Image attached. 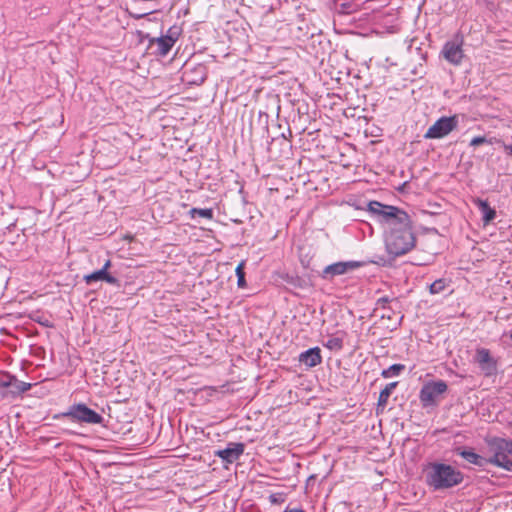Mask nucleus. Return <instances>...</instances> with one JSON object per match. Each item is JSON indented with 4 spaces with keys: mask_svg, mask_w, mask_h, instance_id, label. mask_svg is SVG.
Listing matches in <instances>:
<instances>
[{
    "mask_svg": "<svg viewBox=\"0 0 512 512\" xmlns=\"http://www.w3.org/2000/svg\"><path fill=\"white\" fill-rule=\"evenodd\" d=\"M405 369V366L403 364H393L387 369H384L381 372V376L383 378H390L393 376H398L403 370Z\"/></svg>",
    "mask_w": 512,
    "mask_h": 512,
    "instance_id": "a211bd4d",
    "label": "nucleus"
},
{
    "mask_svg": "<svg viewBox=\"0 0 512 512\" xmlns=\"http://www.w3.org/2000/svg\"><path fill=\"white\" fill-rule=\"evenodd\" d=\"M397 382L389 383L385 386L384 389L381 390L379 397H378V406L385 407L388 399L392 393V391L396 388Z\"/></svg>",
    "mask_w": 512,
    "mask_h": 512,
    "instance_id": "f3484780",
    "label": "nucleus"
},
{
    "mask_svg": "<svg viewBox=\"0 0 512 512\" xmlns=\"http://www.w3.org/2000/svg\"><path fill=\"white\" fill-rule=\"evenodd\" d=\"M474 362L485 377L495 376L498 372V360L491 355L487 348L480 347L476 349Z\"/></svg>",
    "mask_w": 512,
    "mask_h": 512,
    "instance_id": "0eeeda50",
    "label": "nucleus"
},
{
    "mask_svg": "<svg viewBox=\"0 0 512 512\" xmlns=\"http://www.w3.org/2000/svg\"><path fill=\"white\" fill-rule=\"evenodd\" d=\"M360 266L361 264L356 261L336 262L324 268L322 278L330 280L335 276L343 275Z\"/></svg>",
    "mask_w": 512,
    "mask_h": 512,
    "instance_id": "1a4fd4ad",
    "label": "nucleus"
},
{
    "mask_svg": "<svg viewBox=\"0 0 512 512\" xmlns=\"http://www.w3.org/2000/svg\"><path fill=\"white\" fill-rule=\"evenodd\" d=\"M269 501L271 504H281L285 501V498L282 493H274L269 496Z\"/></svg>",
    "mask_w": 512,
    "mask_h": 512,
    "instance_id": "bb28decb",
    "label": "nucleus"
},
{
    "mask_svg": "<svg viewBox=\"0 0 512 512\" xmlns=\"http://www.w3.org/2000/svg\"><path fill=\"white\" fill-rule=\"evenodd\" d=\"M236 275H237V285L238 287L240 288H244L246 286V281H245V273H244V264L243 263H240L237 267H236Z\"/></svg>",
    "mask_w": 512,
    "mask_h": 512,
    "instance_id": "b1692460",
    "label": "nucleus"
},
{
    "mask_svg": "<svg viewBox=\"0 0 512 512\" xmlns=\"http://www.w3.org/2000/svg\"><path fill=\"white\" fill-rule=\"evenodd\" d=\"M448 385L443 380L426 382L419 393V399L423 407L436 406L439 397L446 393Z\"/></svg>",
    "mask_w": 512,
    "mask_h": 512,
    "instance_id": "39448f33",
    "label": "nucleus"
},
{
    "mask_svg": "<svg viewBox=\"0 0 512 512\" xmlns=\"http://www.w3.org/2000/svg\"><path fill=\"white\" fill-rule=\"evenodd\" d=\"M487 461L488 464L503 468L512 472V460L508 458L512 455V440L501 437H492L486 439Z\"/></svg>",
    "mask_w": 512,
    "mask_h": 512,
    "instance_id": "7ed1b4c3",
    "label": "nucleus"
},
{
    "mask_svg": "<svg viewBox=\"0 0 512 512\" xmlns=\"http://www.w3.org/2000/svg\"><path fill=\"white\" fill-rule=\"evenodd\" d=\"M195 70L199 74V78L198 79H189L188 82L193 83V84H200V83L204 82V80L206 78L205 67L202 65H199Z\"/></svg>",
    "mask_w": 512,
    "mask_h": 512,
    "instance_id": "a878e982",
    "label": "nucleus"
},
{
    "mask_svg": "<svg viewBox=\"0 0 512 512\" xmlns=\"http://www.w3.org/2000/svg\"><path fill=\"white\" fill-rule=\"evenodd\" d=\"M190 214L193 218H195L196 216L206 218L209 220L213 218V210L210 208H192L190 210Z\"/></svg>",
    "mask_w": 512,
    "mask_h": 512,
    "instance_id": "aec40b11",
    "label": "nucleus"
},
{
    "mask_svg": "<svg viewBox=\"0 0 512 512\" xmlns=\"http://www.w3.org/2000/svg\"><path fill=\"white\" fill-rule=\"evenodd\" d=\"M462 46L463 38L456 36L453 40L447 41L444 44L441 54L449 63L459 65L464 57Z\"/></svg>",
    "mask_w": 512,
    "mask_h": 512,
    "instance_id": "6e6552de",
    "label": "nucleus"
},
{
    "mask_svg": "<svg viewBox=\"0 0 512 512\" xmlns=\"http://www.w3.org/2000/svg\"><path fill=\"white\" fill-rule=\"evenodd\" d=\"M244 449L243 443H229L225 449L216 451L215 455L227 463H233L240 458Z\"/></svg>",
    "mask_w": 512,
    "mask_h": 512,
    "instance_id": "9d476101",
    "label": "nucleus"
},
{
    "mask_svg": "<svg viewBox=\"0 0 512 512\" xmlns=\"http://www.w3.org/2000/svg\"><path fill=\"white\" fill-rule=\"evenodd\" d=\"M31 386L32 385L30 383L20 381L14 377V380L11 382V386H9L7 390L10 394L15 396L30 390Z\"/></svg>",
    "mask_w": 512,
    "mask_h": 512,
    "instance_id": "dca6fc26",
    "label": "nucleus"
},
{
    "mask_svg": "<svg viewBox=\"0 0 512 512\" xmlns=\"http://www.w3.org/2000/svg\"><path fill=\"white\" fill-rule=\"evenodd\" d=\"M13 375L9 374L8 372L0 371V388L7 389L9 386H11L12 380H14Z\"/></svg>",
    "mask_w": 512,
    "mask_h": 512,
    "instance_id": "5701e85b",
    "label": "nucleus"
},
{
    "mask_svg": "<svg viewBox=\"0 0 512 512\" xmlns=\"http://www.w3.org/2000/svg\"><path fill=\"white\" fill-rule=\"evenodd\" d=\"M83 279L88 285L96 281H105L112 285H119V281L116 277L112 276L108 272H104V270L101 269L94 271L91 274L85 275Z\"/></svg>",
    "mask_w": 512,
    "mask_h": 512,
    "instance_id": "4468645a",
    "label": "nucleus"
},
{
    "mask_svg": "<svg viewBox=\"0 0 512 512\" xmlns=\"http://www.w3.org/2000/svg\"><path fill=\"white\" fill-rule=\"evenodd\" d=\"M426 484L434 491L453 488L463 482V473L453 466L431 462L424 469Z\"/></svg>",
    "mask_w": 512,
    "mask_h": 512,
    "instance_id": "f03ea898",
    "label": "nucleus"
},
{
    "mask_svg": "<svg viewBox=\"0 0 512 512\" xmlns=\"http://www.w3.org/2000/svg\"><path fill=\"white\" fill-rule=\"evenodd\" d=\"M324 346L329 350L339 351L343 348V340L338 337H332L327 340Z\"/></svg>",
    "mask_w": 512,
    "mask_h": 512,
    "instance_id": "4be33fe9",
    "label": "nucleus"
},
{
    "mask_svg": "<svg viewBox=\"0 0 512 512\" xmlns=\"http://www.w3.org/2000/svg\"><path fill=\"white\" fill-rule=\"evenodd\" d=\"M447 286L446 280L443 278L435 280L432 284L429 286V292L433 295L439 294L445 290Z\"/></svg>",
    "mask_w": 512,
    "mask_h": 512,
    "instance_id": "412c9836",
    "label": "nucleus"
},
{
    "mask_svg": "<svg viewBox=\"0 0 512 512\" xmlns=\"http://www.w3.org/2000/svg\"><path fill=\"white\" fill-rule=\"evenodd\" d=\"M503 147L508 155H512V145L503 144Z\"/></svg>",
    "mask_w": 512,
    "mask_h": 512,
    "instance_id": "c85d7f7f",
    "label": "nucleus"
},
{
    "mask_svg": "<svg viewBox=\"0 0 512 512\" xmlns=\"http://www.w3.org/2000/svg\"><path fill=\"white\" fill-rule=\"evenodd\" d=\"M298 360L307 368L315 367L322 362L321 350L319 347L310 348L300 353Z\"/></svg>",
    "mask_w": 512,
    "mask_h": 512,
    "instance_id": "9b49d317",
    "label": "nucleus"
},
{
    "mask_svg": "<svg viewBox=\"0 0 512 512\" xmlns=\"http://www.w3.org/2000/svg\"><path fill=\"white\" fill-rule=\"evenodd\" d=\"M62 417L68 418L73 422L85 424H102L104 418L96 411L89 408L84 403H78L70 406L66 412L61 414Z\"/></svg>",
    "mask_w": 512,
    "mask_h": 512,
    "instance_id": "20e7f679",
    "label": "nucleus"
},
{
    "mask_svg": "<svg viewBox=\"0 0 512 512\" xmlns=\"http://www.w3.org/2000/svg\"><path fill=\"white\" fill-rule=\"evenodd\" d=\"M181 34V29L177 26H172L168 29L167 34L164 35L166 38H170L172 40V44L175 45L179 36Z\"/></svg>",
    "mask_w": 512,
    "mask_h": 512,
    "instance_id": "393cba45",
    "label": "nucleus"
},
{
    "mask_svg": "<svg viewBox=\"0 0 512 512\" xmlns=\"http://www.w3.org/2000/svg\"><path fill=\"white\" fill-rule=\"evenodd\" d=\"M510 339L512 340V330L509 333Z\"/></svg>",
    "mask_w": 512,
    "mask_h": 512,
    "instance_id": "2f4dec72",
    "label": "nucleus"
},
{
    "mask_svg": "<svg viewBox=\"0 0 512 512\" xmlns=\"http://www.w3.org/2000/svg\"><path fill=\"white\" fill-rule=\"evenodd\" d=\"M283 512H305V511H304V510H302V509H296V508H294V509H289V508H287V509H285Z\"/></svg>",
    "mask_w": 512,
    "mask_h": 512,
    "instance_id": "7c9ffc66",
    "label": "nucleus"
},
{
    "mask_svg": "<svg viewBox=\"0 0 512 512\" xmlns=\"http://www.w3.org/2000/svg\"><path fill=\"white\" fill-rule=\"evenodd\" d=\"M455 453L461 456L468 463L478 467H484L488 464L487 457L477 454L473 449L459 447L455 449Z\"/></svg>",
    "mask_w": 512,
    "mask_h": 512,
    "instance_id": "ddd939ff",
    "label": "nucleus"
},
{
    "mask_svg": "<svg viewBox=\"0 0 512 512\" xmlns=\"http://www.w3.org/2000/svg\"><path fill=\"white\" fill-rule=\"evenodd\" d=\"M390 301V299L388 297H381L377 300V307H381V308H385L386 307V304Z\"/></svg>",
    "mask_w": 512,
    "mask_h": 512,
    "instance_id": "cd10ccee",
    "label": "nucleus"
},
{
    "mask_svg": "<svg viewBox=\"0 0 512 512\" xmlns=\"http://www.w3.org/2000/svg\"><path fill=\"white\" fill-rule=\"evenodd\" d=\"M368 211L378 217L385 228V247L389 255L399 257L411 251L416 244L410 216L402 209L378 201L368 203Z\"/></svg>",
    "mask_w": 512,
    "mask_h": 512,
    "instance_id": "f257e3e1",
    "label": "nucleus"
},
{
    "mask_svg": "<svg viewBox=\"0 0 512 512\" xmlns=\"http://www.w3.org/2000/svg\"><path fill=\"white\" fill-rule=\"evenodd\" d=\"M458 126V118L456 115L453 116H443L439 118L432 126L428 128L426 133L424 134L425 139H440L448 134H450L453 130H455Z\"/></svg>",
    "mask_w": 512,
    "mask_h": 512,
    "instance_id": "423d86ee",
    "label": "nucleus"
},
{
    "mask_svg": "<svg viewBox=\"0 0 512 512\" xmlns=\"http://www.w3.org/2000/svg\"><path fill=\"white\" fill-rule=\"evenodd\" d=\"M110 266H111V261H110V260H107V261L104 263V265H103V267L101 268V270H104V272H107V270L110 268Z\"/></svg>",
    "mask_w": 512,
    "mask_h": 512,
    "instance_id": "c756f323",
    "label": "nucleus"
},
{
    "mask_svg": "<svg viewBox=\"0 0 512 512\" xmlns=\"http://www.w3.org/2000/svg\"><path fill=\"white\" fill-rule=\"evenodd\" d=\"M173 46L174 44H172V40L163 35L157 38H152L149 41V47L155 48L153 53L160 57L168 55Z\"/></svg>",
    "mask_w": 512,
    "mask_h": 512,
    "instance_id": "f8f14e48",
    "label": "nucleus"
},
{
    "mask_svg": "<svg viewBox=\"0 0 512 512\" xmlns=\"http://www.w3.org/2000/svg\"><path fill=\"white\" fill-rule=\"evenodd\" d=\"M494 143H502V141L496 137H492V138H489L487 139L486 137L484 136H476L474 138H472V140L470 141V146L472 147H476V146H479V145H482V144H494Z\"/></svg>",
    "mask_w": 512,
    "mask_h": 512,
    "instance_id": "6ab92c4d",
    "label": "nucleus"
},
{
    "mask_svg": "<svg viewBox=\"0 0 512 512\" xmlns=\"http://www.w3.org/2000/svg\"><path fill=\"white\" fill-rule=\"evenodd\" d=\"M477 204L483 214L482 220L484 224L490 223L496 217V211L489 206L487 201L478 199Z\"/></svg>",
    "mask_w": 512,
    "mask_h": 512,
    "instance_id": "2eb2a0df",
    "label": "nucleus"
}]
</instances>
